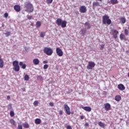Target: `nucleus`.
Wrapping results in <instances>:
<instances>
[{
	"instance_id": "obj_1",
	"label": "nucleus",
	"mask_w": 129,
	"mask_h": 129,
	"mask_svg": "<svg viewBox=\"0 0 129 129\" xmlns=\"http://www.w3.org/2000/svg\"><path fill=\"white\" fill-rule=\"evenodd\" d=\"M24 7L26 9V11L28 12V13H33L34 12V7H33V4L26 2L24 4Z\"/></svg>"
},
{
	"instance_id": "obj_2",
	"label": "nucleus",
	"mask_w": 129,
	"mask_h": 129,
	"mask_svg": "<svg viewBox=\"0 0 129 129\" xmlns=\"http://www.w3.org/2000/svg\"><path fill=\"white\" fill-rule=\"evenodd\" d=\"M102 20L104 25L106 24L107 25H110L111 24V20L109 19V16L106 15V14L103 16Z\"/></svg>"
},
{
	"instance_id": "obj_3",
	"label": "nucleus",
	"mask_w": 129,
	"mask_h": 129,
	"mask_svg": "<svg viewBox=\"0 0 129 129\" xmlns=\"http://www.w3.org/2000/svg\"><path fill=\"white\" fill-rule=\"evenodd\" d=\"M13 66L14 67L13 70L16 72H19L20 71V66H19V61L17 60H14L13 62Z\"/></svg>"
},
{
	"instance_id": "obj_4",
	"label": "nucleus",
	"mask_w": 129,
	"mask_h": 129,
	"mask_svg": "<svg viewBox=\"0 0 129 129\" xmlns=\"http://www.w3.org/2000/svg\"><path fill=\"white\" fill-rule=\"evenodd\" d=\"M43 52L48 56H51L53 54V49L50 47H45L43 49Z\"/></svg>"
},
{
	"instance_id": "obj_5",
	"label": "nucleus",
	"mask_w": 129,
	"mask_h": 129,
	"mask_svg": "<svg viewBox=\"0 0 129 129\" xmlns=\"http://www.w3.org/2000/svg\"><path fill=\"white\" fill-rule=\"evenodd\" d=\"M95 67V63L93 61H90L88 62V66H87V68L88 70H92L93 68Z\"/></svg>"
},
{
	"instance_id": "obj_6",
	"label": "nucleus",
	"mask_w": 129,
	"mask_h": 129,
	"mask_svg": "<svg viewBox=\"0 0 129 129\" xmlns=\"http://www.w3.org/2000/svg\"><path fill=\"white\" fill-rule=\"evenodd\" d=\"M64 110L65 113L68 115H70L71 114V111H70V107L67 104H64Z\"/></svg>"
},
{
	"instance_id": "obj_7",
	"label": "nucleus",
	"mask_w": 129,
	"mask_h": 129,
	"mask_svg": "<svg viewBox=\"0 0 129 129\" xmlns=\"http://www.w3.org/2000/svg\"><path fill=\"white\" fill-rule=\"evenodd\" d=\"M56 54L59 56V57H62L63 56V51L60 48L57 47L56 49Z\"/></svg>"
},
{
	"instance_id": "obj_8",
	"label": "nucleus",
	"mask_w": 129,
	"mask_h": 129,
	"mask_svg": "<svg viewBox=\"0 0 129 129\" xmlns=\"http://www.w3.org/2000/svg\"><path fill=\"white\" fill-rule=\"evenodd\" d=\"M111 32L112 34H111V35H112L114 39H116V38H117V34H118V31L115 29H113L112 30Z\"/></svg>"
},
{
	"instance_id": "obj_9",
	"label": "nucleus",
	"mask_w": 129,
	"mask_h": 129,
	"mask_svg": "<svg viewBox=\"0 0 129 129\" xmlns=\"http://www.w3.org/2000/svg\"><path fill=\"white\" fill-rule=\"evenodd\" d=\"M86 7L85 6H81L80 8V12L82 14H84V13H86Z\"/></svg>"
},
{
	"instance_id": "obj_10",
	"label": "nucleus",
	"mask_w": 129,
	"mask_h": 129,
	"mask_svg": "<svg viewBox=\"0 0 129 129\" xmlns=\"http://www.w3.org/2000/svg\"><path fill=\"white\" fill-rule=\"evenodd\" d=\"M104 105L105 110H106L107 111L109 110L110 109V107H111V106H110V104L108 103H106L104 104Z\"/></svg>"
},
{
	"instance_id": "obj_11",
	"label": "nucleus",
	"mask_w": 129,
	"mask_h": 129,
	"mask_svg": "<svg viewBox=\"0 0 129 129\" xmlns=\"http://www.w3.org/2000/svg\"><path fill=\"white\" fill-rule=\"evenodd\" d=\"M14 9L16 12H19L21 11V6L20 5H16L14 6Z\"/></svg>"
},
{
	"instance_id": "obj_12",
	"label": "nucleus",
	"mask_w": 129,
	"mask_h": 129,
	"mask_svg": "<svg viewBox=\"0 0 129 129\" xmlns=\"http://www.w3.org/2000/svg\"><path fill=\"white\" fill-rule=\"evenodd\" d=\"M82 108L88 112H90V111H91V107L89 106H83Z\"/></svg>"
},
{
	"instance_id": "obj_13",
	"label": "nucleus",
	"mask_w": 129,
	"mask_h": 129,
	"mask_svg": "<svg viewBox=\"0 0 129 129\" xmlns=\"http://www.w3.org/2000/svg\"><path fill=\"white\" fill-rule=\"evenodd\" d=\"M63 21H62V19L60 18H58L56 21H55V23L56 24V25H57L58 26V27H59L60 26H61V24L62 23V22Z\"/></svg>"
},
{
	"instance_id": "obj_14",
	"label": "nucleus",
	"mask_w": 129,
	"mask_h": 129,
	"mask_svg": "<svg viewBox=\"0 0 129 129\" xmlns=\"http://www.w3.org/2000/svg\"><path fill=\"white\" fill-rule=\"evenodd\" d=\"M118 89L119 90H124V89H125V87L122 84H120L118 85Z\"/></svg>"
},
{
	"instance_id": "obj_15",
	"label": "nucleus",
	"mask_w": 129,
	"mask_h": 129,
	"mask_svg": "<svg viewBox=\"0 0 129 129\" xmlns=\"http://www.w3.org/2000/svg\"><path fill=\"white\" fill-rule=\"evenodd\" d=\"M96 7H100V4L98 2L93 3V9L95 8Z\"/></svg>"
},
{
	"instance_id": "obj_16",
	"label": "nucleus",
	"mask_w": 129,
	"mask_h": 129,
	"mask_svg": "<svg viewBox=\"0 0 129 129\" xmlns=\"http://www.w3.org/2000/svg\"><path fill=\"white\" fill-rule=\"evenodd\" d=\"M33 63L34 65H38V64L40 63V60H39V59L38 58H34L33 60Z\"/></svg>"
},
{
	"instance_id": "obj_17",
	"label": "nucleus",
	"mask_w": 129,
	"mask_h": 129,
	"mask_svg": "<svg viewBox=\"0 0 129 129\" xmlns=\"http://www.w3.org/2000/svg\"><path fill=\"white\" fill-rule=\"evenodd\" d=\"M67 25V22L66 21H62L61 23V27L62 28H66V26Z\"/></svg>"
},
{
	"instance_id": "obj_18",
	"label": "nucleus",
	"mask_w": 129,
	"mask_h": 129,
	"mask_svg": "<svg viewBox=\"0 0 129 129\" xmlns=\"http://www.w3.org/2000/svg\"><path fill=\"white\" fill-rule=\"evenodd\" d=\"M80 33V35L84 36V35H85V34L86 33V28H83V29L81 30Z\"/></svg>"
},
{
	"instance_id": "obj_19",
	"label": "nucleus",
	"mask_w": 129,
	"mask_h": 129,
	"mask_svg": "<svg viewBox=\"0 0 129 129\" xmlns=\"http://www.w3.org/2000/svg\"><path fill=\"white\" fill-rule=\"evenodd\" d=\"M19 65H20V66H22V69H26V68L27 67V65L26 64L24 63V62H23V61H20L19 62Z\"/></svg>"
},
{
	"instance_id": "obj_20",
	"label": "nucleus",
	"mask_w": 129,
	"mask_h": 129,
	"mask_svg": "<svg viewBox=\"0 0 129 129\" xmlns=\"http://www.w3.org/2000/svg\"><path fill=\"white\" fill-rule=\"evenodd\" d=\"M115 100H116V101H120V100H121V96H120V95H116L115 97Z\"/></svg>"
},
{
	"instance_id": "obj_21",
	"label": "nucleus",
	"mask_w": 129,
	"mask_h": 129,
	"mask_svg": "<svg viewBox=\"0 0 129 129\" xmlns=\"http://www.w3.org/2000/svg\"><path fill=\"white\" fill-rule=\"evenodd\" d=\"M41 121H42L41 120V119L36 118L35 120V123H36V124H40V123H41Z\"/></svg>"
},
{
	"instance_id": "obj_22",
	"label": "nucleus",
	"mask_w": 129,
	"mask_h": 129,
	"mask_svg": "<svg viewBox=\"0 0 129 129\" xmlns=\"http://www.w3.org/2000/svg\"><path fill=\"white\" fill-rule=\"evenodd\" d=\"M98 125H99V126H100V127H102V128H104L105 124L101 121H99L98 122Z\"/></svg>"
},
{
	"instance_id": "obj_23",
	"label": "nucleus",
	"mask_w": 129,
	"mask_h": 129,
	"mask_svg": "<svg viewBox=\"0 0 129 129\" xmlns=\"http://www.w3.org/2000/svg\"><path fill=\"white\" fill-rule=\"evenodd\" d=\"M41 26H42V23L41 22V21H37L36 23V28H40Z\"/></svg>"
},
{
	"instance_id": "obj_24",
	"label": "nucleus",
	"mask_w": 129,
	"mask_h": 129,
	"mask_svg": "<svg viewBox=\"0 0 129 129\" xmlns=\"http://www.w3.org/2000/svg\"><path fill=\"white\" fill-rule=\"evenodd\" d=\"M3 67H4V60L0 56V68H3Z\"/></svg>"
},
{
	"instance_id": "obj_25",
	"label": "nucleus",
	"mask_w": 129,
	"mask_h": 129,
	"mask_svg": "<svg viewBox=\"0 0 129 129\" xmlns=\"http://www.w3.org/2000/svg\"><path fill=\"white\" fill-rule=\"evenodd\" d=\"M23 127L24 128H29V127H30V125H29V123L25 122L23 123Z\"/></svg>"
},
{
	"instance_id": "obj_26",
	"label": "nucleus",
	"mask_w": 129,
	"mask_h": 129,
	"mask_svg": "<svg viewBox=\"0 0 129 129\" xmlns=\"http://www.w3.org/2000/svg\"><path fill=\"white\" fill-rule=\"evenodd\" d=\"M120 21H121L122 24H125V22H126L125 18L124 17H121L120 19Z\"/></svg>"
},
{
	"instance_id": "obj_27",
	"label": "nucleus",
	"mask_w": 129,
	"mask_h": 129,
	"mask_svg": "<svg viewBox=\"0 0 129 129\" xmlns=\"http://www.w3.org/2000/svg\"><path fill=\"white\" fill-rule=\"evenodd\" d=\"M110 3L112 5H116V4H118V1L117 0H110Z\"/></svg>"
},
{
	"instance_id": "obj_28",
	"label": "nucleus",
	"mask_w": 129,
	"mask_h": 129,
	"mask_svg": "<svg viewBox=\"0 0 129 129\" xmlns=\"http://www.w3.org/2000/svg\"><path fill=\"white\" fill-rule=\"evenodd\" d=\"M37 80H38V81H43V80H44V79L43 78V77H42V76H38L37 77Z\"/></svg>"
},
{
	"instance_id": "obj_29",
	"label": "nucleus",
	"mask_w": 129,
	"mask_h": 129,
	"mask_svg": "<svg viewBox=\"0 0 129 129\" xmlns=\"http://www.w3.org/2000/svg\"><path fill=\"white\" fill-rule=\"evenodd\" d=\"M29 80L30 77L28 75H26L24 76V80H25V81H29Z\"/></svg>"
},
{
	"instance_id": "obj_30",
	"label": "nucleus",
	"mask_w": 129,
	"mask_h": 129,
	"mask_svg": "<svg viewBox=\"0 0 129 129\" xmlns=\"http://www.w3.org/2000/svg\"><path fill=\"white\" fill-rule=\"evenodd\" d=\"M10 123H11V124H13V125H16V121L13 119H11L10 120Z\"/></svg>"
},
{
	"instance_id": "obj_31",
	"label": "nucleus",
	"mask_w": 129,
	"mask_h": 129,
	"mask_svg": "<svg viewBox=\"0 0 129 129\" xmlns=\"http://www.w3.org/2000/svg\"><path fill=\"white\" fill-rule=\"evenodd\" d=\"M45 32H41L40 34V36L41 38H44V37H45Z\"/></svg>"
},
{
	"instance_id": "obj_32",
	"label": "nucleus",
	"mask_w": 129,
	"mask_h": 129,
	"mask_svg": "<svg viewBox=\"0 0 129 129\" xmlns=\"http://www.w3.org/2000/svg\"><path fill=\"white\" fill-rule=\"evenodd\" d=\"M119 37L120 40H123V39H124L125 36L122 33H121V34H120Z\"/></svg>"
},
{
	"instance_id": "obj_33",
	"label": "nucleus",
	"mask_w": 129,
	"mask_h": 129,
	"mask_svg": "<svg viewBox=\"0 0 129 129\" xmlns=\"http://www.w3.org/2000/svg\"><path fill=\"white\" fill-rule=\"evenodd\" d=\"M10 116H11V117H13V116H15V112H14V111H11Z\"/></svg>"
},
{
	"instance_id": "obj_34",
	"label": "nucleus",
	"mask_w": 129,
	"mask_h": 129,
	"mask_svg": "<svg viewBox=\"0 0 129 129\" xmlns=\"http://www.w3.org/2000/svg\"><path fill=\"white\" fill-rule=\"evenodd\" d=\"M73 92V90L70 89L68 90V91L67 92V94H70V93H71Z\"/></svg>"
},
{
	"instance_id": "obj_35",
	"label": "nucleus",
	"mask_w": 129,
	"mask_h": 129,
	"mask_svg": "<svg viewBox=\"0 0 129 129\" xmlns=\"http://www.w3.org/2000/svg\"><path fill=\"white\" fill-rule=\"evenodd\" d=\"M124 34L126 36H127L128 35V30H127V29H125V30H124Z\"/></svg>"
},
{
	"instance_id": "obj_36",
	"label": "nucleus",
	"mask_w": 129,
	"mask_h": 129,
	"mask_svg": "<svg viewBox=\"0 0 129 129\" xmlns=\"http://www.w3.org/2000/svg\"><path fill=\"white\" fill-rule=\"evenodd\" d=\"M6 37H9V36H11V32H7L6 33H5Z\"/></svg>"
},
{
	"instance_id": "obj_37",
	"label": "nucleus",
	"mask_w": 129,
	"mask_h": 129,
	"mask_svg": "<svg viewBox=\"0 0 129 129\" xmlns=\"http://www.w3.org/2000/svg\"><path fill=\"white\" fill-rule=\"evenodd\" d=\"M8 17H9V13H6L4 14V17H5L6 19H8Z\"/></svg>"
},
{
	"instance_id": "obj_38",
	"label": "nucleus",
	"mask_w": 129,
	"mask_h": 129,
	"mask_svg": "<svg viewBox=\"0 0 129 129\" xmlns=\"http://www.w3.org/2000/svg\"><path fill=\"white\" fill-rule=\"evenodd\" d=\"M47 4H52L53 0H46Z\"/></svg>"
},
{
	"instance_id": "obj_39",
	"label": "nucleus",
	"mask_w": 129,
	"mask_h": 129,
	"mask_svg": "<svg viewBox=\"0 0 129 129\" xmlns=\"http://www.w3.org/2000/svg\"><path fill=\"white\" fill-rule=\"evenodd\" d=\"M48 67H49V66H48V64H44L43 66V69H48Z\"/></svg>"
},
{
	"instance_id": "obj_40",
	"label": "nucleus",
	"mask_w": 129,
	"mask_h": 129,
	"mask_svg": "<svg viewBox=\"0 0 129 129\" xmlns=\"http://www.w3.org/2000/svg\"><path fill=\"white\" fill-rule=\"evenodd\" d=\"M8 109H9V110L12 109V104H10L8 105Z\"/></svg>"
},
{
	"instance_id": "obj_41",
	"label": "nucleus",
	"mask_w": 129,
	"mask_h": 129,
	"mask_svg": "<svg viewBox=\"0 0 129 129\" xmlns=\"http://www.w3.org/2000/svg\"><path fill=\"white\" fill-rule=\"evenodd\" d=\"M33 104H34V105H35V106L38 105V101H35L34 102V103H33Z\"/></svg>"
},
{
	"instance_id": "obj_42",
	"label": "nucleus",
	"mask_w": 129,
	"mask_h": 129,
	"mask_svg": "<svg viewBox=\"0 0 129 129\" xmlns=\"http://www.w3.org/2000/svg\"><path fill=\"white\" fill-rule=\"evenodd\" d=\"M18 129H23V126L22 125H18Z\"/></svg>"
},
{
	"instance_id": "obj_43",
	"label": "nucleus",
	"mask_w": 129,
	"mask_h": 129,
	"mask_svg": "<svg viewBox=\"0 0 129 129\" xmlns=\"http://www.w3.org/2000/svg\"><path fill=\"white\" fill-rule=\"evenodd\" d=\"M49 106H51V107L54 106V103H53V102H50V103H49Z\"/></svg>"
},
{
	"instance_id": "obj_44",
	"label": "nucleus",
	"mask_w": 129,
	"mask_h": 129,
	"mask_svg": "<svg viewBox=\"0 0 129 129\" xmlns=\"http://www.w3.org/2000/svg\"><path fill=\"white\" fill-rule=\"evenodd\" d=\"M27 19H28V20H32L33 19V16H28L27 17Z\"/></svg>"
},
{
	"instance_id": "obj_45",
	"label": "nucleus",
	"mask_w": 129,
	"mask_h": 129,
	"mask_svg": "<svg viewBox=\"0 0 129 129\" xmlns=\"http://www.w3.org/2000/svg\"><path fill=\"white\" fill-rule=\"evenodd\" d=\"M89 25H90V23H89L88 22H87L85 23V26H88Z\"/></svg>"
},
{
	"instance_id": "obj_46",
	"label": "nucleus",
	"mask_w": 129,
	"mask_h": 129,
	"mask_svg": "<svg viewBox=\"0 0 129 129\" xmlns=\"http://www.w3.org/2000/svg\"><path fill=\"white\" fill-rule=\"evenodd\" d=\"M104 48V45H101L100 50H103Z\"/></svg>"
},
{
	"instance_id": "obj_47",
	"label": "nucleus",
	"mask_w": 129,
	"mask_h": 129,
	"mask_svg": "<svg viewBox=\"0 0 129 129\" xmlns=\"http://www.w3.org/2000/svg\"><path fill=\"white\" fill-rule=\"evenodd\" d=\"M59 114H60V115H62L63 114V112L62 111V110H60L59 111Z\"/></svg>"
},
{
	"instance_id": "obj_48",
	"label": "nucleus",
	"mask_w": 129,
	"mask_h": 129,
	"mask_svg": "<svg viewBox=\"0 0 129 129\" xmlns=\"http://www.w3.org/2000/svg\"><path fill=\"white\" fill-rule=\"evenodd\" d=\"M67 129H72V127H71L70 125H68L67 126Z\"/></svg>"
},
{
	"instance_id": "obj_49",
	"label": "nucleus",
	"mask_w": 129,
	"mask_h": 129,
	"mask_svg": "<svg viewBox=\"0 0 129 129\" xmlns=\"http://www.w3.org/2000/svg\"><path fill=\"white\" fill-rule=\"evenodd\" d=\"M43 64H47V63H48V61H47V60H44V61H43Z\"/></svg>"
},
{
	"instance_id": "obj_50",
	"label": "nucleus",
	"mask_w": 129,
	"mask_h": 129,
	"mask_svg": "<svg viewBox=\"0 0 129 129\" xmlns=\"http://www.w3.org/2000/svg\"><path fill=\"white\" fill-rule=\"evenodd\" d=\"M90 28H91V26H90V25H89L87 26V29L88 30H89V29H90Z\"/></svg>"
},
{
	"instance_id": "obj_51",
	"label": "nucleus",
	"mask_w": 129,
	"mask_h": 129,
	"mask_svg": "<svg viewBox=\"0 0 129 129\" xmlns=\"http://www.w3.org/2000/svg\"><path fill=\"white\" fill-rule=\"evenodd\" d=\"M88 125H89V123L88 122L85 123V126H88Z\"/></svg>"
},
{
	"instance_id": "obj_52",
	"label": "nucleus",
	"mask_w": 129,
	"mask_h": 129,
	"mask_svg": "<svg viewBox=\"0 0 129 129\" xmlns=\"http://www.w3.org/2000/svg\"><path fill=\"white\" fill-rule=\"evenodd\" d=\"M10 99H11V96H7V100H9Z\"/></svg>"
},
{
	"instance_id": "obj_53",
	"label": "nucleus",
	"mask_w": 129,
	"mask_h": 129,
	"mask_svg": "<svg viewBox=\"0 0 129 129\" xmlns=\"http://www.w3.org/2000/svg\"><path fill=\"white\" fill-rule=\"evenodd\" d=\"M23 91L26 92V89L25 88H22Z\"/></svg>"
},
{
	"instance_id": "obj_54",
	"label": "nucleus",
	"mask_w": 129,
	"mask_h": 129,
	"mask_svg": "<svg viewBox=\"0 0 129 129\" xmlns=\"http://www.w3.org/2000/svg\"><path fill=\"white\" fill-rule=\"evenodd\" d=\"M80 118L81 119H83V118H84V117L83 116H81Z\"/></svg>"
},
{
	"instance_id": "obj_55",
	"label": "nucleus",
	"mask_w": 129,
	"mask_h": 129,
	"mask_svg": "<svg viewBox=\"0 0 129 129\" xmlns=\"http://www.w3.org/2000/svg\"><path fill=\"white\" fill-rule=\"evenodd\" d=\"M30 26H32V27H34V23H32L30 24Z\"/></svg>"
},
{
	"instance_id": "obj_56",
	"label": "nucleus",
	"mask_w": 129,
	"mask_h": 129,
	"mask_svg": "<svg viewBox=\"0 0 129 129\" xmlns=\"http://www.w3.org/2000/svg\"><path fill=\"white\" fill-rule=\"evenodd\" d=\"M2 27H5V25L3 24L2 26Z\"/></svg>"
},
{
	"instance_id": "obj_57",
	"label": "nucleus",
	"mask_w": 129,
	"mask_h": 129,
	"mask_svg": "<svg viewBox=\"0 0 129 129\" xmlns=\"http://www.w3.org/2000/svg\"><path fill=\"white\" fill-rule=\"evenodd\" d=\"M98 2H102V0H98Z\"/></svg>"
}]
</instances>
